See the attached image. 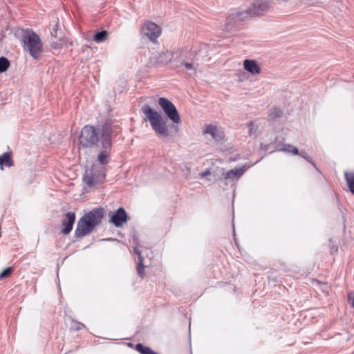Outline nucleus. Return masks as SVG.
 I'll list each match as a JSON object with an SVG mask.
<instances>
[{
    "label": "nucleus",
    "mask_w": 354,
    "mask_h": 354,
    "mask_svg": "<svg viewBox=\"0 0 354 354\" xmlns=\"http://www.w3.org/2000/svg\"><path fill=\"white\" fill-rule=\"evenodd\" d=\"M134 252L138 255V260L139 259H144V257L142 256L141 251L138 249V247H135L133 248Z\"/></svg>",
    "instance_id": "34"
},
{
    "label": "nucleus",
    "mask_w": 354,
    "mask_h": 354,
    "mask_svg": "<svg viewBox=\"0 0 354 354\" xmlns=\"http://www.w3.org/2000/svg\"><path fill=\"white\" fill-rule=\"evenodd\" d=\"M248 126L250 127L249 135L250 136L254 135V136L256 137V132L257 131V127H254V124H253L252 122H250L249 124H248Z\"/></svg>",
    "instance_id": "30"
},
{
    "label": "nucleus",
    "mask_w": 354,
    "mask_h": 354,
    "mask_svg": "<svg viewBox=\"0 0 354 354\" xmlns=\"http://www.w3.org/2000/svg\"><path fill=\"white\" fill-rule=\"evenodd\" d=\"M200 49L193 46L191 48L185 47L179 50L178 57V62L180 61L195 62L198 60Z\"/></svg>",
    "instance_id": "10"
},
{
    "label": "nucleus",
    "mask_w": 354,
    "mask_h": 354,
    "mask_svg": "<svg viewBox=\"0 0 354 354\" xmlns=\"http://www.w3.org/2000/svg\"><path fill=\"white\" fill-rule=\"evenodd\" d=\"M309 162L316 169V170L319 171L315 162L313 160V159L311 160V162Z\"/></svg>",
    "instance_id": "38"
},
{
    "label": "nucleus",
    "mask_w": 354,
    "mask_h": 354,
    "mask_svg": "<svg viewBox=\"0 0 354 354\" xmlns=\"http://www.w3.org/2000/svg\"><path fill=\"white\" fill-rule=\"evenodd\" d=\"M85 328V325L81 322H79L73 319H71L70 330L77 331L82 328Z\"/></svg>",
    "instance_id": "25"
},
{
    "label": "nucleus",
    "mask_w": 354,
    "mask_h": 354,
    "mask_svg": "<svg viewBox=\"0 0 354 354\" xmlns=\"http://www.w3.org/2000/svg\"><path fill=\"white\" fill-rule=\"evenodd\" d=\"M282 111L281 109L277 107H273L269 111L268 118L270 120H275L282 115Z\"/></svg>",
    "instance_id": "22"
},
{
    "label": "nucleus",
    "mask_w": 354,
    "mask_h": 354,
    "mask_svg": "<svg viewBox=\"0 0 354 354\" xmlns=\"http://www.w3.org/2000/svg\"><path fill=\"white\" fill-rule=\"evenodd\" d=\"M14 165L12 152L11 151L3 153L0 156V169L3 170L4 167H11Z\"/></svg>",
    "instance_id": "15"
},
{
    "label": "nucleus",
    "mask_w": 354,
    "mask_h": 354,
    "mask_svg": "<svg viewBox=\"0 0 354 354\" xmlns=\"http://www.w3.org/2000/svg\"><path fill=\"white\" fill-rule=\"evenodd\" d=\"M344 176L350 192L354 194V173L346 171L344 173Z\"/></svg>",
    "instance_id": "19"
},
{
    "label": "nucleus",
    "mask_w": 354,
    "mask_h": 354,
    "mask_svg": "<svg viewBox=\"0 0 354 354\" xmlns=\"http://www.w3.org/2000/svg\"><path fill=\"white\" fill-rule=\"evenodd\" d=\"M75 221V214L74 212H69L65 214L62 221L61 233L64 235L68 234L73 229Z\"/></svg>",
    "instance_id": "13"
},
{
    "label": "nucleus",
    "mask_w": 354,
    "mask_h": 354,
    "mask_svg": "<svg viewBox=\"0 0 354 354\" xmlns=\"http://www.w3.org/2000/svg\"><path fill=\"white\" fill-rule=\"evenodd\" d=\"M158 104L162 108L165 115L175 124H180L181 122L180 115L175 105L166 97H160Z\"/></svg>",
    "instance_id": "6"
},
{
    "label": "nucleus",
    "mask_w": 354,
    "mask_h": 354,
    "mask_svg": "<svg viewBox=\"0 0 354 354\" xmlns=\"http://www.w3.org/2000/svg\"><path fill=\"white\" fill-rule=\"evenodd\" d=\"M248 17H252L249 12V8L244 11L232 12L226 19L225 28L228 31L235 30L241 21Z\"/></svg>",
    "instance_id": "8"
},
{
    "label": "nucleus",
    "mask_w": 354,
    "mask_h": 354,
    "mask_svg": "<svg viewBox=\"0 0 354 354\" xmlns=\"http://www.w3.org/2000/svg\"><path fill=\"white\" fill-rule=\"evenodd\" d=\"M203 133L211 135L212 138L216 141H220L223 138V133L218 132L216 126L213 125V124L206 125L205 129L203 131Z\"/></svg>",
    "instance_id": "16"
},
{
    "label": "nucleus",
    "mask_w": 354,
    "mask_h": 354,
    "mask_svg": "<svg viewBox=\"0 0 354 354\" xmlns=\"http://www.w3.org/2000/svg\"><path fill=\"white\" fill-rule=\"evenodd\" d=\"M142 112L146 116L145 120L150 122L151 126L158 135L169 136L166 121L156 111L146 104L142 106Z\"/></svg>",
    "instance_id": "4"
},
{
    "label": "nucleus",
    "mask_w": 354,
    "mask_h": 354,
    "mask_svg": "<svg viewBox=\"0 0 354 354\" xmlns=\"http://www.w3.org/2000/svg\"><path fill=\"white\" fill-rule=\"evenodd\" d=\"M210 174H211V172H210L209 169H207L205 171H203L202 173L200 174V176L201 178H203V177H206V176H209Z\"/></svg>",
    "instance_id": "35"
},
{
    "label": "nucleus",
    "mask_w": 354,
    "mask_h": 354,
    "mask_svg": "<svg viewBox=\"0 0 354 354\" xmlns=\"http://www.w3.org/2000/svg\"><path fill=\"white\" fill-rule=\"evenodd\" d=\"M337 252V247L336 245H332L330 247V254H333L334 253Z\"/></svg>",
    "instance_id": "37"
},
{
    "label": "nucleus",
    "mask_w": 354,
    "mask_h": 354,
    "mask_svg": "<svg viewBox=\"0 0 354 354\" xmlns=\"http://www.w3.org/2000/svg\"><path fill=\"white\" fill-rule=\"evenodd\" d=\"M299 156L304 158L305 160H306L308 162H311L312 158L307 155V153L305 151H301L299 152Z\"/></svg>",
    "instance_id": "32"
},
{
    "label": "nucleus",
    "mask_w": 354,
    "mask_h": 354,
    "mask_svg": "<svg viewBox=\"0 0 354 354\" xmlns=\"http://www.w3.org/2000/svg\"><path fill=\"white\" fill-rule=\"evenodd\" d=\"M130 219L127 213L123 207H119L111 216L109 221L112 223L115 227H122Z\"/></svg>",
    "instance_id": "12"
},
{
    "label": "nucleus",
    "mask_w": 354,
    "mask_h": 354,
    "mask_svg": "<svg viewBox=\"0 0 354 354\" xmlns=\"http://www.w3.org/2000/svg\"><path fill=\"white\" fill-rule=\"evenodd\" d=\"M348 301L349 305H350L352 308H354V297H353V295H352V293H351V292H350V293L348 295Z\"/></svg>",
    "instance_id": "33"
},
{
    "label": "nucleus",
    "mask_w": 354,
    "mask_h": 354,
    "mask_svg": "<svg viewBox=\"0 0 354 354\" xmlns=\"http://www.w3.org/2000/svg\"><path fill=\"white\" fill-rule=\"evenodd\" d=\"M270 8V1L267 0H257L249 7L251 16L257 17L263 15Z\"/></svg>",
    "instance_id": "11"
},
{
    "label": "nucleus",
    "mask_w": 354,
    "mask_h": 354,
    "mask_svg": "<svg viewBox=\"0 0 354 354\" xmlns=\"http://www.w3.org/2000/svg\"><path fill=\"white\" fill-rule=\"evenodd\" d=\"M245 171V166H243L242 167L236 168L234 169H230L225 174L223 173V185L225 186L228 185L227 180H230L232 182L238 180L243 175Z\"/></svg>",
    "instance_id": "14"
},
{
    "label": "nucleus",
    "mask_w": 354,
    "mask_h": 354,
    "mask_svg": "<svg viewBox=\"0 0 354 354\" xmlns=\"http://www.w3.org/2000/svg\"><path fill=\"white\" fill-rule=\"evenodd\" d=\"M104 215V208H94L85 214L77 222L75 236L82 238L90 234L94 228L99 225Z\"/></svg>",
    "instance_id": "1"
},
{
    "label": "nucleus",
    "mask_w": 354,
    "mask_h": 354,
    "mask_svg": "<svg viewBox=\"0 0 354 354\" xmlns=\"http://www.w3.org/2000/svg\"><path fill=\"white\" fill-rule=\"evenodd\" d=\"M161 33V27L151 21L145 22L140 29V34L142 37H147L153 43L156 42Z\"/></svg>",
    "instance_id": "9"
},
{
    "label": "nucleus",
    "mask_w": 354,
    "mask_h": 354,
    "mask_svg": "<svg viewBox=\"0 0 354 354\" xmlns=\"http://www.w3.org/2000/svg\"><path fill=\"white\" fill-rule=\"evenodd\" d=\"M283 141H284L283 138L280 139V140H279L278 138H275L274 144H275V148H276L277 151H278L279 147H283V145H286L285 143H283Z\"/></svg>",
    "instance_id": "31"
},
{
    "label": "nucleus",
    "mask_w": 354,
    "mask_h": 354,
    "mask_svg": "<svg viewBox=\"0 0 354 354\" xmlns=\"http://www.w3.org/2000/svg\"><path fill=\"white\" fill-rule=\"evenodd\" d=\"M12 272V267H8L0 273V279L8 277Z\"/></svg>",
    "instance_id": "29"
},
{
    "label": "nucleus",
    "mask_w": 354,
    "mask_h": 354,
    "mask_svg": "<svg viewBox=\"0 0 354 354\" xmlns=\"http://www.w3.org/2000/svg\"><path fill=\"white\" fill-rule=\"evenodd\" d=\"M105 178V174L94 166L86 169L83 176V182L88 187H93L101 183Z\"/></svg>",
    "instance_id": "7"
},
{
    "label": "nucleus",
    "mask_w": 354,
    "mask_h": 354,
    "mask_svg": "<svg viewBox=\"0 0 354 354\" xmlns=\"http://www.w3.org/2000/svg\"><path fill=\"white\" fill-rule=\"evenodd\" d=\"M178 66H184L186 70L191 71L193 74H196L198 64L195 62L180 61Z\"/></svg>",
    "instance_id": "18"
},
{
    "label": "nucleus",
    "mask_w": 354,
    "mask_h": 354,
    "mask_svg": "<svg viewBox=\"0 0 354 354\" xmlns=\"http://www.w3.org/2000/svg\"><path fill=\"white\" fill-rule=\"evenodd\" d=\"M137 272L139 277L143 278L145 277V266L144 259H139L137 265Z\"/></svg>",
    "instance_id": "27"
},
{
    "label": "nucleus",
    "mask_w": 354,
    "mask_h": 354,
    "mask_svg": "<svg viewBox=\"0 0 354 354\" xmlns=\"http://www.w3.org/2000/svg\"><path fill=\"white\" fill-rule=\"evenodd\" d=\"M244 68L252 74H259L261 68L255 60L245 59L243 62Z\"/></svg>",
    "instance_id": "17"
},
{
    "label": "nucleus",
    "mask_w": 354,
    "mask_h": 354,
    "mask_svg": "<svg viewBox=\"0 0 354 354\" xmlns=\"http://www.w3.org/2000/svg\"><path fill=\"white\" fill-rule=\"evenodd\" d=\"M107 37L108 32L106 30H102L94 35L93 40L96 42H102L106 39Z\"/></svg>",
    "instance_id": "24"
},
{
    "label": "nucleus",
    "mask_w": 354,
    "mask_h": 354,
    "mask_svg": "<svg viewBox=\"0 0 354 354\" xmlns=\"http://www.w3.org/2000/svg\"><path fill=\"white\" fill-rule=\"evenodd\" d=\"M65 44V40L62 37L61 39H58L57 41H53L50 44V46L53 49H60L62 48L63 45Z\"/></svg>",
    "instance_id": "28"
},
{
    "label": "nucleus",
    "mask_w": 354,
    "mask_h": 354,
    "mask_svg": "<svg viewBox=\"0 0 354 354\" xmlns=\"http://www.w3.org/2000/svg\"><path fill=\"white\" fill-rule=\"evenodd\" d=\"M51 35L52 37L57 39H61L63 37L62 36V30L61 28L60 25L58 22H56L55 26L53 27L52 31H51Z\"/></svg>",
    "instance_id": "23"
},
{
    "label": "nucleus",
    "mask_w": 354,
    "mask_h": 354,
    "mask_svg": "<svg viewBox=\"0 0 354 354\" xmlns=\"http://www.w3.org/2000/svg\"><path fill=\"white\" fill-rule=\"evenodd\" d=\"M10 66L9 60L5 57H0V73L7 71Z\"/></svg>",
    "instance_id": "26"
},
{
    "label": "nucleus",
    "mask_w": 354,
    "mask_h": 354,
    "mask_svg": "<svg viewBox=\"0 0 354 354\" xmlns=\"http://www.w3.org/2000/svg\"><path fill=\"white\" fill-rule=\"evenodd\" d=\"M21 41L25 50L34 59H39L43 51V44L39 35L32 29L22 30Z\"/></svg>",
    "instance_id": "3"
},
{
    "label": "nucleus",
    "mask_w": 354,
    "mask_h": 354,
    "mask_svg": "<svg viewBox=\"0 0 354 354\" xmlns=\"http://www.w3.org/2000/svg\"><path fill=\"white\" fill-rule=\"evenodd\" d=\"M136 349L141 354H158L153 351L151 348L146 346L141 343H138L136 345Z\"/></svg>",
    "instance_id": "21"
},
{
    "label": "nucleus",
    "mask_w": 354,
    "mask_h": 354,
    "mask_svg": "<svg viewBox=\"0 0 354 354\" xmlns=\"http://www.w3.org/2000/svg\"><path fill=\"white\" fill-rule=\"evenodd\" d=\"M283 147H279L278 151L290 153L293 155L299 154V151L296 147H295L290 144L283 145Z\"/></svg>",
    "instance_id": "20"
},
{
    "label": "nucleus",
    "mask_w": 354,
    "mask_h": 354,
    "mask_svg": "<svg viewBox=\"0 0 354 354\" xmlns=\"http://www.w3.org/2000/svg\"><path fill=\"white\" fill-rule=\"evenodd\" d=\"M103 124L97 125L96 129L93 125L84 126L79 136L80 145L83 148H91L95 146L100 142V136L101 137L100 128Z\"/></svg>",
    "instance_id": "5"
},
{
    "label": "nucleus",
    "mask_w": 354,
    "mask_h": 354,
    "mask_svg": "<svg viewBox=\"0 0 354 354\" xmlns=\"http://www.w3.org/2000/svg\"><path fill=\"white\" fill-rule=\"evenodd\" d=\"M261 149L267 151L270 149V144L261 143L260 145Z\"/></svg>",
    "instance_id": "36"
},
{
    "label": "nucleus",
    "mask_w": 354,
    "mask_h": 354,
    "mask_svg": "<svg viewBox=\"0 0 354 354\" xmlns=\"http://www.w3.org/2000/svg\"><path fill=\"white\" fill-rule=\"evenodd\" d=\"M101 133L100 151L97 156V161L102 165L108 164L112 149L113 126L111 122H105L100 128Z\"/></svg>",
    "instance_id": "2"
}]
</instances>
